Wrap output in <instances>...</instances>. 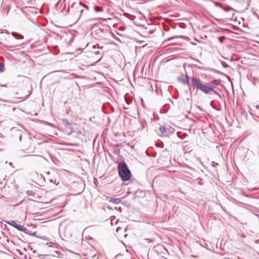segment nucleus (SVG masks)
<instances>
[{"label": "nucleus", "instance_id": "obj_1", "mask_svg": "<svg viewBox=\"0 0 259 259\" xmlns=\"http://www.w3.org/2000/svg\"><path fill=\"white\" fill-rule=\"evenodd\" d=\"M192 84L197 88V90H200L203 93L209 94L212 92L216 93V92L213 90V87L210 83H203L202 82L196 78H191Z\"/></svg>", "mask_w": 259, "mask_h": 259}, {"label": "nucleus", "instance_id": "obj_2", "mask_svg": "<svg viewBox=\"0 0 259 259\" xmlns=\"http://www.w3.org/2000/svg\"><path fill=\"white\" fill-rule=\"evenodd\" d=\"M118 172L123 181H127L131 178V172L125 163H120L118 164Z\"/></svg>", "mask_w": 259, "mask_h": 259}, {"label": "nucleus", "instance_id": "obj_3", "mask_svg": "<svg viewBox=\"0 0 259 259\" xmlns=\"http://www.w3.org/2000/svg\"><path fill=\"white\" fill-rule=\"evenodd\" d=\"M8 224L13 226L14 228H16L19 231L25 232V231L26 230L25 227L17 224L14 221H10V222H8Z\"/></svg>", "mask_w": 259, "mask_h": 259}, {"label": "nucleus", "instance_id": "obj_4", "mask_svg": "<svg viewBox=\"0 0 259 259\" xmlns=\"http://www.w3.org/2000/svg\"><path fill=\"white\" fill-rule=\"evenodd\" d=\"M179 79L180 81L182 82L184 84H189V81L188 80V77H179Z\"/></svg>", "mask_w": 259, "mask_h": 259}, {"label": "nucleus", "instance_id": "obj_5", "mask_svg": "<svg viewBox=\"0 0 259 259\" xmlns=\"http://www.w3.org/2000/svg\"><path fill=\"white\" fill-rule=\"evenodd\" d=\"M159 130L161 134L164 136H167V131L166 128L164 126H161L159 127Z\"/></svg>", "mask_w": 259, "mask_h": 259}, {"label": "nucleus", "instance_id": "obj_6", "mask_svg": "<svg viewBox=\"0 0 259 259\" xmlns=\"http://www.w3.org/2000/svg\"><path fill=\"white\" fill-rule=\"evenodd\" d=\"M95 10L96 12H99V11H102V9L100 7H99L98 6H96L95 7Z\"/></svg>", "mask_w": 259, "mask_h": 259}, {"label": "nucleus", "instance_id": "obj_7", "mask_svg": "<svg viewBox=\"0 0 259 259\" xmlns=\"http://www.w3.org/2000/svg\"><path fill=\"white\" fill-rule=\"evenodd\" d=\"M63 122L67 125L70 126L71 124L66 119L63 120Z\"/></svg>", "mask_w": 259, "mask_h": 259}, {"label": "nucleus", "instance_id": "obj_8", "mask_svg": "<svg viewBox=\"0 0 259 259\" xmlns=\"http://www.w3.org/2000/svg\"><path fill=\"white\" fill-rule=\"evenodd\" d=\"M225 39V36H222L219 38V40L221 42H223V40Z\"/></svg>", "mask_w": 259, "mask_h": 259}, {"label": "nucleus", "instance_id": "obj_9", "mask_svg": "<svg viewBox=\"0 0 259 259\" xmlns=\"http://www.w3.org/2000/svg\"><path fill=\"white\" fill-rule=\"evenodd\" d=\"M4 70V66L0 64V72H3Z\"/></svg>", "mask_w": 259, "mask_h": 259}, {"label": "nucleus", "instance_id": "obj_10", "mask_svg": "<svg viewBox=\"0 0 259 259\" xmlns=\"http://www.w3.org/2000/svg\"><path fill=\"white\" fill-rule=\"evenodd\" d=\"M119 199H115V201L114 202L116 203H118V202H119Z\"/></svg>", "mask_w": 259, "mask_h": 259}, {"label": "nucleus", "instance_id": "obj_11", "mask_svg": "<svg viewBox=\"0 0 259 259\" xmlns=\"http://www.w3.org/2000/svg\"><path fill=\"white\" fill-rule=\"evenodd\" d=\"M83 6H84V7L87 9H89V7H88V6H86V5H83Z\"/></svg>", "mask_w": 259, "mask_h": 259}, {"label": "nucleus", "instance_id": "obj_12", "mask_svg": "<svg viewBox=\"0 0 259 259\" xmlns=\"http://www.w3.org/2000/svg\"><path fill=\"white\" fill-rule=\"evenodd\" d=\"M119 229H120L119 228H117V229H116V231H117V232H118V231H119Z\"/></svg>", "mask_w": 259, "mask_h": 259}, {"label": "nucleus", "instance_id": "obj_13", "mask_svg": "<svg viewBox=\"0 0 259 259\" xmlns=\"http://www.w3.org/2000/svg\"><path fill=\"white\" fill-rule=\"evenodd\" d=\"M93 48H96V46H95V45H94V46H93Z\"/></svg>", "mask_w": 259, "mask_h": 259}]
</instances>
